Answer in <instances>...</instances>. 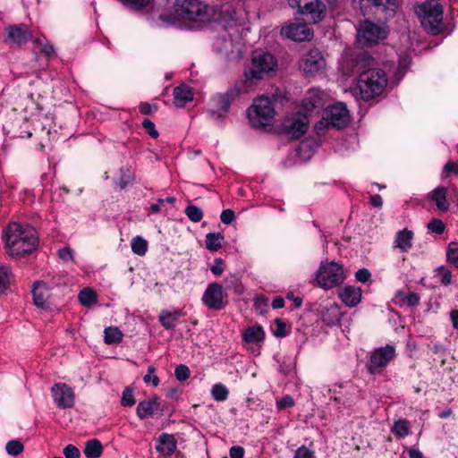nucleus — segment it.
I'll use <instances>...</instances> for the list:
<instances>
[{
    "instance_id": "obj_1",
    "label": "nucleus",
    "mask_w": 458,
    "mask_h": 458,
    "mask_svg": "<svg viewBox=\"0 0 458 458\" xmlns=\"http://www.w3.org/2000/svg\"><path fill=\"white\" fill-rule=\"evenodd\" d=\"M375 59L366 52L355 58L354 68L359 72L357 89L364 101L379 96L387 85V78L384 70L376 67Z\"/></svg>"
},
{
    "instance_id": "obj_2",
    "label": "nucleus",
    "mask_w": 458,
    "mask_h": 458,
    "mask_svg": "<svg viewBox=\"0 0 458 458\" xmlns=\"http://www.w3.org/2000/svg\"><path fill=\"white\" fill-rule=\"evenodd\" d=\"M20 224L13 222L11 223L5 231V241L8 248V252L11 256L22 257L26 254L31 253L36 250L38 242L37 231L34 227L26 225L25 235L26 240H17L18 236L21 234L20 231Z\"/></svg>"
},
{
    "instance_id": "obj_3",
    "label": "nucleus",
    "mask_w": 458,
    "mask_h": 458,
    "mask_svg": "<svg viewBox=\"0 0 458 458\" xmlns=\"http://www.w3.org/2000/svg\"><path fill=\"white\" fill-rule=\"evenodd\" d=\"M277 67L276 58L268 52L255 51L250 64L245 70L246 82L250 85L262 80Z\"/></svg>"
},
{
    "instance_id": "obj_4",
    "label": "nucleus",
    "mask_w": 458,
    "mask_h": 458,
    "mask_svg": "<svg viewBox=\"0 0 458 458\" xmlns=\"http://www.w3.org/2000/svg\"><path fill=\"white\" fill-rule=\"evenodd\" d=\"M417 14L424 30L432 35L438 34L443 25V7L436 0H428L420 4Z\"/></svg>"
},
{
    "instance_id": "obj_5",
    "label": "nucleus",
    "mask_w": 458,
    "mask_h": 458,
    "mask_svg": "<svg viewBox=\"0 0 458 458\" xmlns=\"http://www.w3.org/2000/svg\"><path fill=\"white\" fill-rule=\"evenodd\" d=\"M350 122V114L346 106L343 103L327 107L320 121L315 125V130L318 135L324 134L329 128L342 129Z\"/></svg>"
},
{
    "instance_id": "obj_6",
    "label": "nucleus",
    "mask_w": 458,
    "mask_h": 458,
    "mask_svg": "<svg viewBox=\"0 0 458 458\" xmlns=\"http://www.w3.org/2000/svg\"><path fill=\"white\" fill-rule=\"evenodd\" d=\"M174 13L178 19L205 22L209 20V6L199 0H175Z\"/></svg>"
},
{
    "instance_id": "obj_7",
    "label": "nucleus",
    "mask_w": 458,
    "mask_h": 458,
    "mask_svg": "<svg viewBox=\"0 0 458 458\" xmlns=\"http://www.w3.org/2000/svg\"><path fill=\"white\" fill-rule=\"evenodd\" d=\"M275 114L273 101L262 96L255 99L248 111V117L252 127L265 128L271 124Z\"/></svg>"
},
{
    "instance_id": "obj_8",
    "label": "nucleus",
    "mask_w": 458,
    "mask_h": 458,
    "mask_svg": "<svg viewBox=\"0 0 458 458\" xmlns=\"http://www.w3.org/2000/svg\"><path fill=\"white\" fill-rule=\"evenodd\" d=\"M387 34L385 26L364 21L359 25L356 42L360 47H370L385 39Z\"/></svg>"
},
{
    "instance_id": "obj_9",
    "label": "nucleus",
    "mask_w": 458,
    "mask_h": 458,
    "mask_svg": "<svg viewBox=\"0 0 458 458\" xmlns=\"http://www.w3.org/2000/svg\"><path fill=\"white\" fill-rule=\"evenodd\" d=\"M316 279L319 286L332 289L344 282L343 267L335 262L321 263Z\"/></svg>"
},
{
    "instance_id": "obj_10",
    "label": "nucleus",
    "mask_w": 458,
    "mask_h": 458,
    "mask_svg": "<svg viewBox=\"0 0 458 458\" xmlns=\"http://www.w3.org/2000/svg\"><path fill=\"white\" fill-rule=\"evenodd\" d=\"M239 2H227L218 7H209V20L219 24L224 29L237 25L239 21L237 6Z\"/></svg>"
},
{
    "instance_id": "obj_11",
    "label": "nucleus",
    "mask_w": 458,
    "mask_h": 458,
    "mask_svg": "<svg viewBox=\"0 0 458 458\" xmlns=\"http://www.w3.org/2000/svg\"><path fill=\"white\" fill-rule=\"evenodd\" d=\"M395 357V348L392 344L379 347L370 352L367 363L368 372L371 375L379 374Z\"/></svg>"
},
{
    "instance_id": "obj_12",
    "label": "nucleus",
    "mask_w": 458,
    "mask_h": 458,
    "mask_svg": "<svg viewBox=\"0 0 458 458\" xmlns=\"http://www.w3.org/2000/svg\"><path fill=\"white\" fill-rule=\"evenodd\" d=\"M309 128V120L305 114H296L284 120L281 131L289 140H298Z\"/></svg>"
},
{
    "instance_id": "obj_13",
    "label": "nucleus",
    "mask_w": 458,
    "mask_h": 458,
    "mask_svg": "<svg viewBox=\"0 0 458 458\" xmlns=\"http://www.w3.org/2000/svg\"><path fill=\"white\" fill-rule=\"evenodd\" d=\"M326 67V60L318 48L304 54L299 61V68L308 76H313Z\"/></svg>"
},
{
    "instance_id": "obj_14",
    "label": "nucleus",
    "mask_w": 458,
    "mask_h": 458,
    "mask_svg": "<svg viewBox=\"0 0 458 458\" xmlns=\"http://www.w3.org/2000/svg\"><path fill=\"white\" fill-rule=\"evenodd\" d=\"M54 403L60 409H71L75 404V394L72 387L64 383H55L51 387Z\"/></svg>"
},
{
    "instance_id": "obj_15",
    "label": "nucleus",
    "mask_w": 458,
    "mask_h": 458,
    "mask_svg": "<svg viewBox=\"0 0 458 458\" xmlns=\"http://www.w3.org/2000/svg\"><path fill=\"white\" fill-rule=\"evenodd\" d=\"M32 38L28 27L24 24L8 25L4 28V41L10 46L20 47Z\"/></svg>"
},
{
    "instance_id": "obj_16",
    "label": "nucleus",
    "mask_w": 458,
    "mask_h": 458,
    "mask_svg": "<svg viewBox=\"0 0 458 458\" xmlns=\"http://www.w3.org/2000/svg\"><path fill=\"white\" fill-rule=\"evenodd\" d=\"M298 10L301 13L310 16L318 22L325 15L326 6L319 0H296Z\"/></svg>"
},
{
    "instance_id": "obj_17",
    "label": "nucleus",
    "mask_w": 458,
    "mask_h": 458,
    "mask_svg": "<svg viewBox=\"0 0 458 458\" xmlns=\"http://www.w3.org/2000/svg\"><path fill=\"white\" fill-rule=\"evenodd\" d=\"M240 89L237 87L230 88L225 93L220 94L214 98V103L216 110H210L209 113L212 117H221L222 112L225 114L228 112L231 103L239 96Z\"/></svg>"
},
{
    "instance_id": "obj_18",
    "label": "nucleus",
    "mask_w": 458,
    "mask_h": 458,
    "mask_svg": "<svg viewBox=\"0 0 458 458\" xmlns=\"http://www.w3.org/2000/svg\"><path fill=\"white\" fill-rule=\"evenodd\" d=\"M282 35L293 41L310 40L313 37V31L305 23H291L284 26L281 30Z\"/></svg>"
},
{
    "instance_id": "obj_19",
    "label": "nucleus",
    "mask_w": 458,
    "mask_h": 458,
    "mask_svg": "<svg viewBox=\"0 0 458 458\" xmlns=\"http://www.w3.org/2000/svg\"><path fill=\"white\" fill-rule=\"evenodd\" d=\"M157 411L163 412L164 405L157 394L149 399L140 401L137 406V416L140 420L153 417Z\"/></svg>"
},
{
    "instance_id": "obj_20",
    "label": "nucleus",
    "mask_w": 458,
    "mask_h": 458,
    "mask_svg": "<svg viewBox=\"0 0 458 458\" xmlns=\"http://www.w3.org/2000/svg\"><path fill=\"white\" fill-rule=\"evenodd\" d=\"M223 287L219 284H210L205 291L203 301L214 310H220L223 307Z\"/></svg>"
},
{
    "instance_id": "obj_21",
    "label": "nucleus",
    "mask_w": 458,
    "mask_h": 458,
    "mask_svg": "<svg viewBox=\"0 0 458 458\" xmlns=\"http://www.w3.org/2000/svg\"><path fill=\"white\" fill-rule=\"evenodd\" d=\"M374 7L376 14L379 13H386V19L393 17L395 13L396 0H361L360 9L363 12L365 8Z\"/></svg>"
},
{
    "instance_id": "obj_22",
    "label": "nucleus",
    "mask_w": 458,
    "mask_h": 458,
    "mask_svg": "<svg viewBox=\"0 0 458 458\" xmlns=\"http://www.w3.org/2000/svg\"><path fill=\"white\" fill-rule=\"evenodd\" d=\"M265 331L263 327L258 324L247 327L242 332V342L245 344L249 345H256L260 347L265 341Z\"/></svg>"
},
{
    "instance_id": "obj_23",
    "label": "nucleus",
    "mask_w": 458,
    "mask_h": 458,
    "mask_svg": "<svg viewBox=\"0 0 458 458\" xmlns=\"http://www.w3.org/2000/svg\"><path fill=\"white\" fill-rule=\"evenodd\" d=\"M177 448V442L173 435L162 433L157 441V451L165 455L171 456Z\"/></svg>"
},
{
    "instance_id": "obj_24",
    "label": "nucleus",
    "mask_w": 458,
    "mask_h": 458,
    "mask_svg": "<svg viewBox=\"0 0 458 458\" xmlns=\"http://www.w3.org/2000/svg\"><path fill=\"white\" fill-rule=\"evenodd\" d=\"M339 297L345 305L354 307L360 301L361 289L352 285L345 286L339 290Z\"/></svg>"
},
{
    "instance_id": "obj_25",
    "label": "nucleus",
    "mask_w": 458,
    "mask_h": 458,
    "mask_svg": "<svg viewBox=\"0 0 458 458\" xmlns=\"http://www.w3.org/2000/svg\"><path fill=\"white\" fill-rule=\"evenodd\" d=\"M323 106V94L319 89H314L307 92V95L303 99V107L307 112L322 108Z\"/></svg>"
},
{
    "instance_id": "obj_26",
    "label": "nucleus",
    "mask_w": 458,
    "mask_h": 458,
    "mask_svg": "<svg viewBox=\"0 0 458 458\" xmlns=\"http://www.w3.org/2000/svg\"><path fill=\"white\" fill-rule=\"evenodd\" d=\"M32 293L35 305L44 308L50 296L49 288L47 284L41 281L35 282Z\"/></svg>"
},
{
    "instance_id": "obj_27",
    "label": "nucleus",
    "mask_w": 458,
    "mask_h": 458,
    "mask_svg": "<svg viewBox=\"0 0 458 458\" xmlns=\"http://www.w3.org/2000/svg\"><path fill=\"white\" fill-rule=\"evenodd\" d=\"M173 95L174 104L177 107H183L189 101L193 99L191 89L185 84L175 87Z\"/></svg>"
},
{
    "instance_id": "obj_28",
    "label": "nucleus",
    "mask_w": 458,
    "mask_h": 458,
    "mask_svg": "<svg viewBox=\"0 0 458 458\" xmlns=\"http://www.w3.org/2000/svg\"><path fill=\"white\" fill-rule=\"evenodd\" d=\"M446 193L447 190L445 187L438 186L429 194V199L436 203L439 210L444 212H446L449 209V203L446 199Z\"/></svg>"
},
{
    "instance_id": "obj_29",
    "label": "nucleus",
    "mask_w": 458,
    "mask_h": 458,
    "mask_svg": "<svg viewBox=\"0 0 458 458\" xmlns=\"http://www.w3.org/2000/svg\"><path fill=\"white\" fill-rule=\"evenodd\" d=\"M413 233L408 229H403L397 233L394 247L407 251L412 246Z\"/></svg>"
},
{
    "instance_id": "obj_30",
    "label": "nucleus",
    "mask_w": 458,
    "mask_h": 458,
    "mask_svg": "<svg viewBox=\"0 0 458 458\" xmlns=\"http://www.w3.org/2000/svg\"><path fill=\"white\" fill-rule=\"evenodd\" d=\"M272 334L277 338H283L291 332V326L280 318H276L270 326Z\"/></svg>"
},
{
    "instance_id": "obj_31",
    "label": "nucleus",
    "mask_w": 458,
    "mask_h": 458,
    "mask_svg": "<svg viewBox=\"0 0 458 458\" xmlns=\"http://www.w3.org/2000/svg\"><path fill=\"white\" fill-rule=\"evenodd\" d=\"M123 333L117 327H107L104 330V341L106 344H116L122 342Z\"/></svg>"
},
{
    "instance_id": "obj_32",
    "label": "nucleus",
    "mask_w": 458,
    "mask_h": 458,
    "mask_svg": "<svg viewBox=\"0 0 458 458\" xmlns=\"http://www.w3.org/2000/svg\"><path fill=\"white\" fill-rule=\"evenodd\" d=\"M103 451L102 444L98 439L89 440L84 448V454L88 458H98Z\"/></svg>"
},
{
    "instance_id": "obj_33",
    "label": "nucleus",
    "mask_w": 458,
    "mask_h": 458,
    "mask_svg": "<svg viewBox=\"0 0 458 458\" xmlns=\"http://www.w3.org/2000/svg\"><path fill=\"white\" fill-rule=\"evenodd\" d=\"M411 425L406 420H398L392 427V433L398 438H404L410 434Z\"/></svg>"
},
{
    "instance_id": "obj_34",
    "label": "nucleus",
    "mask_w": 458,
    "mask_h": 458,
    "mask_svg": "<svg viewBox=\"0 0 458 458\" xmlns=\"http://www.w3.org/2000/svg\"><path fill=\"white\" fill-rule=\"evenodd\" d=\"M224 236L220 233H208L206 235V248L211 251H217L221 247Z\"/></svg>"
},
{
    "instance_id": "obj_35",
    "label": "nucleus",
    "mask_w": 458,
    "mask_h": 458,
    "mask_svg": "<svg viewBox=\"0 0 458 458\" xmlns=\"http://www.w3.org/2000/svg\"><path fill=\"white\" fill-rule=\"evenodd\" d=\"M78 298L81 305L90 307L97 302V293L91 288H84L80 292Z\"/></svg>"
},
{
    "instance_id": "obj_36",
    "label": "nucleus",
    "mask_w": 458,
    "mask_h": 458,
    "mask_svg": "<svg viewBox=\"0 0 458 458\" xmlns=\"http://www.w3.org/2000/svg\"><path fill=\"white\" fill-rule=\"evenodd\" d=\"M229 391L225 385L216 384L212 386L211 395L215 401L224 402L227 399Z\"/></svg>"
},
{
    "instance_id": "obj_37",
    "label": "nucleus",
    "mask_w": 458,
    "mask_h": 458,
    "mask_svg": "<svg viewBox=\"0 0 458 458\" xmlns=\"http://www.w3.org/2000/svg\"><path fill=\"white\" fill-rule=\"evenodd\" d=\"M435 276L439 279L442 284L449 285L452 282V272L445 266H440L435 269Z\"/></svg>"
},
{
    "instance_id": "obj_38",
    "label": "nucleus",
    "mask_w": 458,
    "mask_h": 458,
    "mask_svg": "<svg viewBox=\"0 0 458 458\" xmlns=\"http://www.w3.org/2000/svg\"><path fill=\"white\" fill-rule=\"evenodd\" d=\"M131 245L132 251L135 254L140 255V256H143L148 250L147 241L144 240L140 236H137V237L133 238Z\"/></svg>"
},
{
    "instance_id": "obj_39",
    "label": "nucleus",
    "mask_w": 458,
    "mask_h": 458,
    "mask_svg": "<svg viewBox=\"0 0 458 458\" xmlns=\"http://www.w3.org/2000/svg\"><path fill=\"white\" fill-rule=\"evenodd\" d=\"M10 270L8 267H0V294L5 293L10 289Z\"/></svg>"
},
{
    "instance_id": "obj_40",
    "label": "nucleus",
    "mask_w": 458,
    "mask_h": 458,
    "mask_svg": "<svg viewBox=\"0 0 458 458\" xmlns=\"http://www.w3.org/2000/svg\"><path fill=\"white\" fill-rule=\"evenodd\" d=\"M446 259L449 263L458 268V242H452L448 244Z\"/></svg>"
},
{
    "instance_id": "obj_41",
    "label": "nucleus",
    "mask_w": 458,
    "mask_h": 458,
    "mask_svg": "<svg viewBox=\"0 0 458 458\" xmlns=\"http://www.w3.org/2000/svg\"><path fill=\"white\" fill-rule=\"evenodd\" d=\"M185 214L188 218L194 223L199 222L203 217L202 210L194 205L187 206L185 208Z\"/></svg>"
},
{
    "instance_id": "obj_42",
    "label": "nucleus",
    "mask_w": 458,
    "mask_h": 458,
    "mask_svg": "<svg viewBox=\"0 0 458 458\" xmlns=\"http://www.w3.org/2000/svg\"><path fill=\"white\" fill-rule=\"evenodd\" d=\"M400 301L406 303L410 307H413L419 304L420 297L415 293H398Z\"/></svg>"
},
{
    "instance_id": "obj_43",
    "label": "nucleus",
    "mask_w": 458,
    "mask_h": 458,
    "mask_svg": "<svg viewBox=\"0 0 458 458\" xmlns=\"http://www.w3.org/2000/svg\"><path fill=\"white\" fill-rule=\"evenodd\" d=\"M6 452L10 455L16 456L23 451V445L18 440H11L6 444Z\"/></svg>"
},
{
    "instance_id": "obj_44",
    "label": "nucleus",
    "mask_w": 458,
    "mask_h": 458,
    "mask_svg": "<svg viewBox=\"0 0 458 458\" xmlns=\"http://www.w3.org/2000/svg\"><path fill=\"white\" fill-rule=\"evenodd\" d=\"M293 458H316V456L314 450L306 445H301L295 450Z\"/></svg>"
},
{
    "instance_id": "obj_45",
    "label": "nucleus",
    "mask_w": 458,
    "mask_h": 458,
    "mask_svg": "<svg viewBox=\"0 0 458 458\" xmlns=\"http://www.w3.org/2000/svg\"><path fill=\"white\" fill-rule=\"evenodd\" d=\"M174 376L178 381L183 382L190 377V369L186 365H178L174 370Z\"/></svg>"
},
{
    "instance_id": "obj_46",
    "label": "nucleus",
    "mask_w": 458,
    "mask_h": 458,
    "mask_svg": "<svg viewBox=\"0 0 458 458\" xmlns=\"http://www.w3.org/2000/svg\"><path fill=\"white\" fill-rule=\"evenodd\" d=\"M156 369L154 366L148 367V373L144 376L143 380L146 384L152 383L154 386H157L159 384V378L155 375Z\"/></svg>"
},
{
    "instance_id": "obj_47",
    "label": "nucleus",
    "mask_w": 458,
    "mask_h": 458,
    "mask_svg": "<svg viewBox=\"0 0 458 458\" xmlns=\"http://www.w3.org/2000/svg\"><path fill=\"white\" fill-rule=\"evenodd\" d=\"M135 403V398L133 396L132 390L125 388L123 392L121 404L124 407L132 406Z\"/></svg>"
},
{
    "instance_id": "obj_48",
    "label": "nucleus",
    "mask_w": 458,
    "mask_h": 458,
    "mask_svg": "<svg viewBox=\"0 0 458 458\" xmlns=\"http://www.w3.org/2000/svg\"><path fill=\"white\" fill-rule=\"evenodd\" d=\"M445 227V224L439 219H433L428 224V230L437 234L443 233Z\"/></svg>"
},
{
    "instance_id": "obj_49",
    "label": "nucleus",
    "mask_w": 458,
    "mask_h": 458,
    "mask_svg": "<svg viewBox=\"0 0 458 458\" xmlns=\"http://www.w3.org/2000/svg\"><path fill=\"white\" fill-rule=\"evenodd\" d=\"M268 299L263 296L257 297L255 300V307L258 312L260 314L267 312L268 309Z\"/></svg>"
},
{
    "instance_id": "obj_50",
    "label": "nucleus",
    "mask_w": 458,
    "mask_h": 458,
    "mask_svg": "<svg viewBox=\"0 0 458 458\" xmlns=\"http://www.w3.org/2000/svg\"><path fill=\"white\" fill-rule=\"evenodd\" d=\"M142 127L154 139L158 137V131L156 130L155 124L149 119L146 118L142 121Z\"/></svg>"
},
{
    "instance_id": "obj_51",
    "label": "nucleus",
    "mask_w": 458,
    "mask_h": 458,
    "mask_svg": "<svg viewBox=\"0 0 458 458\" xmlns=\"http://www.w3.org/2000/svg\"><path fill=\"white\" fill-rule=\"evenodd\" d=\"M276 405L279 410L291 408L294 405V400L291 395L286 394L276 402Z\"/></svg>"
},
{
    "instance_id": "obj_52",
    "label": "nucleus",
    "mask_w": 458,
    "mask_h": 458,
    "mask_svg": "<svg viewBox=\"0 0 458 458\" xmlns=\"http://www.w3.org/2000/svg\"><path fill=\"white\" fill-rule=\"evenodd\" d=\"M226 288H231L232 286L235 287V293H242V286L241 284L240 279L235 276H232L225 279Z\"/></svg>"
},
{
    "instance_id": "obj_53",
    "label": "nucleus",
    "mask_w": 458,
    "mask_h": 458,
    "mask_svg": "<svg viewBox=\"0 0 458 458\" xmlns=\"http://www.w3.org/2000/svg\"><path fill=\"white\" fill-rule=\"evenodd\" d=\"M65 458H80V450L73 445H67L64 449Z\"/></svg>"
},
{
    "instance_id": "obj_54",
    "label": "nucleus",
    "mask_w": 458,
    "mask_h": 458,
    "mask_svg": "<svg viewBox=\"0 0 458 458\" xmlns=\"http://www.w3.org/2000/svg\"><path fill=\"white\" fill-rule=\"evenodd\" d=\"M159 321L161 325L165 329H172L174 328L177 324V318L176 317H158Z\"/></svg>"
},
{
    "instance_id": "obj_55",
    "label": "nucleus",
    "mask_w": 458,
    "mask_h": 458,
    "mask_svg": "<svg viewBox=\"0 0 458 458\" xmlns=\"http://www.w3.org/2000/svg\"><path fill=\"white\" fill-rule=\"evenodd\" d=\"M370 272L366 269V268H361V269H359L356 273H355V278L357 281L360 282V283H366L369 281V279L370 278Z\"/></svg>"
},
{
    "instance_id": "obj_56",
    "label": "nucleus",
    "mask_w": 458,
    "mask_h": 458,
    "mask_svg": "<svg viewBox=\"0 0 458 458\" xmlns=\"http://www.w3.org/2000/svg\"><path fill=\"white\" fill-rule=\"evenodd\" d=\"M235 217L234 212L232 209H225L221 213L220 218L222 223L225 225L231 224Z\"/></svg>"
},
{
    "instance_id": "obj_57",
    "label": "nucleus",
    "mask_w": 458,
    "mask_h": 458,
    "mask_svg": "<svg viewBox=\"0 0 458 458\" xmlns=\"http://www.w3.org/2000/svg\"><path fill=\"white\" fill-rule=\"evenodd\" d=\"M224 261L222 259L217 258L214 261V265L210 267L211 272L216 276H220L224 272Z\"/></svg>"
},
{
    "instance_id": "obj_58",
    "label": "nucleus",
    "mask_w": 458,
    "mask_h": 458,
    "mask_svg": "<svg viewBox=\"0 0 458 458\" xmlns=\"http://www.w3.org/2000/svg\"><path fill=\"white\" fill-rule=\"evenodd\" d=\"M58 257L64 261L72 260L73 257L72 249L69 247L60 249L58 250Z\"/></svg>"
},
{
    "instance_id": "obj_59",
    "label": "nucleus",
    "mask_w": 458,
    "mask_h": 458,
    "mask_svg": "<svg viewBox=\"0 0 458 458\" xmlns=\"http://www.w3.org/2000/svg\"><path fill=\"white\" fill-rule=\"evenodd\" d=\"M229 454L231 458H243L244 449L240 445H234L230 448Z\"/></svg>"
},
{
    "instance_id": "obj_60",
    "label": "nucleus",
    "mask_w": 458,
    "mask_h": 458,
    "mask_svg": "<svg viewBox=\"0 0 458 458\" xmlns=\"http://www.w3.org/2000/svg\"><path fill=\"white\" fill-rule=\"evenodd\" d=\"M40 53L44 54L47 57H51L55 55V49L52 45L45 44L41 45Z\"/></svg>"
},
{
    "instance_id": "obj_61",
    "label": "nucleus",
    "mask_w": 458,
    "mask_h": 458,
    "mask_svg": "<svg viewBox=\"0 0 458 458\" xmlns=\"http://www.w3.org/2000/svg\"><path fill=\"white\" fill-rule=\"evenodd\" d=\"M157 106H151L150 104L146 103V102L141 103L140 105V111L143 114H150L152 113L153 109L157 110Z\"/></svg>"
},
{
    "instance_id": "obj_62",
    "label": "nucleus",
    "mask_w": 458,
    "mask_h": 458,
    "mask_svg": "<svg viewBox=\"0 0 458 458\" xmlns=\"http://www.w3.org/2000/svg\"><path fill=\"white\" fill-rule=\"evenodd\" d=\"M444 171L446 173H454L458 175V161L447 162L444 166Z\"/></svg>"
},
{
    "instance_id": "obj_63",
    "label": "nucleus",
    "mask_w": 458,
    "mask_h": 458,
    "mask_svg": "<svg viewBox=\"0 0 458 458\" xmlns=\"http://www.w3.org/2000/svg\"><path fill=\"white\" fill-rule=\"evenodd\" d=\"M340 317H323V322L329 327H334L339 324Z\"/></svg>"
},
{
    "instance_id": "obj_64",
    "label": "nucleus",
    "mask_w": 458,
    "mask_h": 458,
    "mask_svg": "<svg viewBox=\"0 0 458 458\" xmlns=\"http://www.w3.org/2000/svg\"><path fill=\"white\" fill-rule=\"evenodd\" d=\"M369 199H370L371 205L376 208H381L383 205V199H382L381 196H379L377 194L370 196Z\"/></svg>"
}]
</instances>
